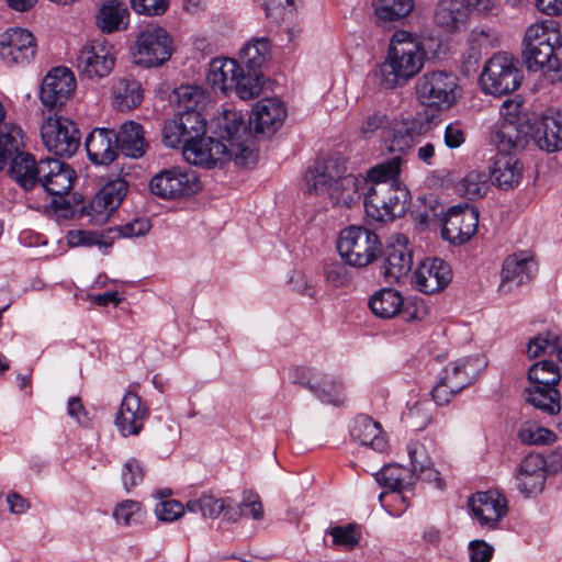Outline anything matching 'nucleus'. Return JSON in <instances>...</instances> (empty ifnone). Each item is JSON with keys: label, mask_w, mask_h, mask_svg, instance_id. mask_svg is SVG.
<instances>
[{"label": "nucleus", "mask_w": 562, "mask_h": 562, "mask_svg": "<svg viewBox=\"0 0 562 562\" xmlns=\"http://www.w3.org/2000/svg\"><path fill=\"white\" fill-rule=\"evenodd\" d=\"M2 170L24 191L41 187L48 194L68 192L76 180V171L68 164L52 157L36 160L30 151L12 157L2 165Z\"/></svg>", "instance_id": "1"}, {"label": "nucleus", "mask_w": 562, "mask_h": 562, "mask_svg": "<svg viewBox=\"0 0 562 562\" xmlns=\"http://www.w3.org/2000/svg\"><path fill=\"white\" fill-rule=\"evenodd\" d=\"M425 57L424 45L417 37L406 31H396L380 67V85L385 89L404 86L420 71Z\"/></svg>", "instance_id": "2"}, {"label": "nucleus", "mask_w": 562, "mask_h": 562, "mask_svg": "<svg viewBox=\"0 0 562 562\" xmlns=\"http://www.w3.org/2000/svg\"><path fill=\"white\" fill-rule=\"evenodd\" d=\"M522 45L524 61L529 70L546 69L555 74L552 80L562 81V32L553 21L529 25Z\"/></svg>", "instance_id": "3"}, {"label": "nucleus", "mask_w": 562, "mask_h": 562, "mask_svg": "<svg viewBox=\"0 0 562 562\" xmlns=\"http://www.w3.org/2000/svg\"><path fill=\"white\" fill-rule=\"evenodd\" d=\"M427 125L414 117L401 120L390 119L385 113L375 111L363 121L360 133L364 138L380 132L381 143L391 154H405L414 144L415 138L424 134Z\"/></svg>", "instance_id": "4"}, {"label": "nucleus", "mask_w": 562, "mask_h": 562, "mask_svg": "<svg viewBox=\"0 0 562 562\" xmlns=\"http://www.w3.org/2000/svg\"><path fill=\"white\" fill-rule=\"evenodd\" d=\"M409 192L394 182L370 184L364 193L363 205L369 217L378 222L403 216L408 209Z\"/></svg>", "instance_id": "5"}, {"label": "nucleus", "mask_w": 562, "mask_h": 562, "mask_svg": "<svg viewBox=\"0 0 562 562\" xmlns=\"http://www.w3.org/2000/svg\"><path fill=\"white\" fill-rule=\"evenodd\" d=\"M378 235L362 226H350L341 231L337 249L350 266L363 268L376 260L380 252Z\"/></svg>", "instance_id": "6"}, {"label": "nucleus", "mask_w": 562, "mask_h": 562, "mask_svg": "<svg viewBox=\"0 0 562 562\" xmlns=\"http://www.w3.org/2000/svg\"><path fill=\"white\" fill-rule=\"evenodd\" d=\"M521 79L515 58L506 53H497L486 61L480 85L484 93L499 97L515 91Z\"/></svg>", "instance_id": "7"}, {"label": "nucleus", "mask_w": 562, "mask_h": 562, "mask_svg": "<svg viewBox=\"0 0 562 562\" xmlns=\"http://www.w3.org/2000/svg\"><path fill=\"white\" fill-rule=\"evenodd\" d=\"M522 103L508 99L503 102L504 121L494 135L496 147L502 149H522L528 145L531 119L521 113Z\"/></svg>", "instance_id": "8"}, {"label": "nucleus", "mask_w": 562, "mask_h": 562, "mask_svg": "<svg viewBox=\"0 0 562 562\" xmlns=\"http://www.w3.org/2000/svg\"><path fill=\"white\" fill-rule=\"evenodd\" d=\"M173 53V41L158 25H147L136 37L134 63L143 67H158L168 61Z\"/></svg>", "instance_id": "9"}, {"label": "nucleus", "mask_w": 562, "mask_h": 562, "mask_svg": "<svg viewBox=\"0 0 562 562\" xmlns=\"http://www.w3.org/2000/svg\"><path fill=\"white\" fill-rule=\"evenodd\" d=\"M476 362V359L463 358L449 363L432 387V400L438 405L448 404L456 394L474 383L479 378Z\"/></svg>", "instance_id": "10"}, {"label": "nucleus", "mask_w": 562, "mask_h": 562, "mask_svg": "<svg viewBox=\"0 0 562 562\" xmlns=\"http://www.w3.org/2000/svg\"><path fill=\"white\" fill-rule=\"evenodd\" d=\"M45 148L60 158H69L80 146V132L76 124L64 116H48L41 126Z\"/></svg>", "instance_id": "11"}, {"label": "nucleus", "mask_w": 562, "mask_h": 562, "mask_svg": "<svg viewBox=\"0 0 562 562\" xmlns=\"http://www.w3.org/2000/svg\"><path fill=\"white\" fill-rule=\"evenodd\" d=\"M458 78L450 71H426L417 81L416 94L427 106L450 108L457 99Z\"/></svg>", "instance_id": "12"}, {"label": "nucleus", "mask_w": 562, "mask_h": 562, "mask_svg": "<svg viewBox=\"0 0 562 562\" xmlns=\"http://www.w3.org/2000/svg\"><path fill=\"white\" fill-rule=\"evenodd\" d=\"M151 193L165 200L190 196L201 190V181L193 170L179 167L164 169L149 182Z\"/></svg>", "instance_id": "13"}, {"label": "nucleus", "mask_w": 562, "mask_h": 562, "mask_svg": "<svg viewBox=\"0 0 562 562\" xmlns=\"http://www.w3.org/2000/svg\"><path fill=\"white\" fill-rule=\"evenodd\" d=\"M381 255V273L389 283L398 282L406 277L413 267V251L408 239L397 234L390 238Z\"/></svg>", "instance_id": "14"}, {"label": "nucleus", "mask_w": 562, "mask_h": 562, "mask_svg": "<svg viewBox=\"0 0 562 562\" xmlns=\"http://www.w3.org/2000/svg\"><path fill=\"white\" fill-rule=\"evenodd\" d=\"M293 382L308 389L325 404L340 406L345 403L342 385L333 375L308 368H295Z\"/></svg>", "instance_id": "15"}, {"label": "nucleus", "mask_w": 562, "mask_h": 562, "mask_svg": "<svg viewBox=\"0 0 562 562\" xmlns=\"http://www.w3.org/2000/svg\"><path fill=\"white\" fill-rule=\"evenodd\" d=\"M441 236L453 245H462L477 231L479 211L475 207L457 205L443 214Z\"/></svg>", "instance_id": "16"}, {"label": "nucleus", "mask_w": 562, "mask_h": 562, "mask_svg": "<svg viewBox=\"0 0 562 562\" xmlns=\"http://www.w3.org/2000/svg\"><path fill=\"white\" fill-rule=\"evenodd\" d=\"M113 46L104 40H94L85 45L77 57L80 75L89 79H100L108 76L114 67Z\"/></svg>", "instance_id": "17"}, {"label": "nucleus", "mask_w": 562, "mask_h": 562, "mask_svg": "<svg viewBox=\"0 0 562 562\" xmlns=\"http://www.w3.org/2000/svg\"><path fill=\"white\" fill-rule=\"evenodd\" d=\"M530 139L541 150L548 153L562 150V111L549 109L532 120L528 142Z\"/></svg>", "instance_id": "18"}, {"label": "nucleus", "mask_w": 562, "mask_h": 562, "mask_svg": "<svg viewBox=\"0 0 562 562\" xmlns=\"http://www.w3.org/2000/svg\"><path fill=\"white\" fill-rule=\"evenodd\" d=\"M76 89L74 74L66 67L53 68L42 80L40 98L50 109L61 108Z\"/></svg>", "instance_id": "19"}, {"label": "nucleus", "mask_w": 562, "mask_h": 562, "mask_svg": "<svg viewBox=\"0 0 562 562\" xmlns=\"http://www.w3.org/2000/svg\"><path fill=\"white\" fill-rule=\"evenodd\" d=\"M127 192V182L116 179L106 183L91 200L88 207L81 206L94 224L105 223L111 214L121 205Z\"/></svg>", "instance_id": "20"}, {"label": "nucleus", "mask_w": 562, "mask_h": 562, "mask_svg": "<svg viewBox=\"0 0 562 562\" xmlns=\"http://www.w3.org/2000/svg\"><path fill=\"white\" fill-rule=\"evenodd\" d=\"M347 172L345 160L340 157H328L317 160L304 176L306 191L310 194L324 196L340 175Z\"/></svg>", "instance_id": "21"}, {"label": "nucleus", "mask_w": 562, "mask_h": 562, "mask_svg": "<svg viewBox=\"0 0 562 562\" xmlns=\"http://www.w3.org/2000/svg\"><path fill=\"white\" fill-rule=\"evenodd\" d=\"M232 150L234 143L225 144L222 139L202 137L199 142L187 145L184 158L190 164L213 168L232 160Z\"/></svg>", "instance_id": "22"}, {"label": "nucleus", "mask_w": 562, "mask_h": 562, "mask_svg": "<svg viewBox=\"0 0 562 562\" xmlns=\"http://www.w3.org/2000/svg\"><path fill=\"white\" fill-rule=\"evenodd\" d=\"M468 505L482 527L494 529L507 514V501L498 491L490 490L472 495Z\"/></svg>", "instance_id": "23"}, {"label": "nucleus", "mask_w": 562, "mask_h": 562, "mask_svg": "<svg viewBox=\"0 0 562 562\" xmlns=\"http://www.w3.org/2000/svg\"><path fill=\"white\" fill-rule=\"evenodd\" d=\"M35 53V37L30 31L12 27L2 34V60L7 64H29Z\"/></svg>", "instance_id": "24"}, {"label": "nucleus", "mask_w": 562, "mask_h": 562, "mask_svg": "<svg viewBox=\"0 0 562 562\" xmlns=\"http://www.w3.org/2000/svg\"><path fill=\"white\" fill-rule=\"evenodd\" d=\"M416 288L425 294H434L448 286L452 279L449 265L438 258L426 259L414 272Z\"/></svg>", "instance_id": "25"}, {"label": "nucleus", "mask_w": 562, "mask_h": 562, "mask_svg": "<svg viewBox=\"0 0 562 562\" xmlns=\"http://www.w3.org/2000/svg\"><path fill=\"white\" fill-rule=\"evenodd\" d=\"M85 145L89 160L95 165L108 166L119 156L117 137L111 128H94Z\"/></svg>", "instance_id": "26"}, {"label": "nucleus", "mask_w": 562, "mask_h": 562, "mask_svg": "<svg viewBox=\"0 0 562 562\" xmlns=\"http://www.w3.org/2000/svg\"><path fill=\"white\" fill-rule=\"evenodd\" d=\"M147 416L148 411L142 404L140 397L128 392L123 397L115 417V425L124 437L138 435Z\"/></svg>", "instance_id": "27"}, {"label": "nucleus", "mask_w": 562, "mask_h": 562, "mask_svg": "<svg viewBox=\"0 0 562 562\" xmlns=\"http://www.w3.org/2000/svg\"><path fill=\"white\" fill-rule=\"evenodd\" d=\"M369 183L366 178L352 173H342L324 196L335 206L351 207L359 203L362 192Z\"/></svg>", "instance_id": "28"}, {"label": "nucleus", "mask_w": 562, "mask_h": 562, "mask_svg": "<svg viewBox=\"0 0 562 562\" xmlns=\"http://www.w3.org/2000/svg\"><path fill=\"white\" fill-rule=\"evenodd\" d=\"M497 147V154L491 168V178L495 186L503 190L517 187L522 177V165L510 151Z\"/></svg>", "instance_id": "29"}, {"label": "nucleus", "mask_w": 562, "mask_h": 562, "mask_svg": "<svg viewBox=\"0 0 562 562\" xmlns=\"http://www.w3.org/2000/svg\"><path fill=\"white\" fill-rule=\"evenodd\" d=\"M285 116L286 111L282 101L277 98L263 99L254 106L250 125L256 133L272 134Z\"/></svg>", "instance_id": "30"}, {"label": "nucleus", "mask_w": 562, "mask_h": 562, "mask_svg": "<svg viewBox=\"0 0 562 562\" xmlns=\"http://www.w3.org/2000/svg\"><path fill=\"white\" fill-rule=\"evenodd\" d=\"M546 465V460L539 454H528L522 460L517 474V487L520 493L531 496L543 490Z\"/></svg>", "instance_id": "31"}, {"label": "nucleus", "mask_w": 562, "mask_h": 562, "mask_svg": "<svg viewBox=\"0 0 562 562\" xmlns=\"http://www.w3.org/2000/svg\"><path fill=\"white\" fill-rule=\"evenodd\" d=\"M471 0H439L435 11V23L446 32L454 33L464 27Z\"/></svg>", "instance_id": "32"}, {"label": "nucleus", "mask_w": 562, "mask_h": 562, "mask_svg": "<svg viewBox=\"0 0 562 562\" xmlns=\"http://www.w3.org/2000/svg\"><path fill=\"white\" fill-rule=\"evenodd\" d=\"M240 65L231 58H215L210 63L207 82L214 90L224 94L238 87L237 78Z\"/></svg>", "instance_id": "33"}, {"label": "nucleus", "mask_w": 562, "mask_h": 562, "mask_svg": "<svg viewBox=\"0 0 562 562\" xmlns=\"http://www.w3.org/2000/svg\"><path fill=\"white\" fill-rule=\"evenodd\" d=\"M532 260L521 255H513L506 258L503 265L499 291L508 293L514 288L529 281L532 277Z\"/></svg>", "instance_id": "34"}, {"label": "nucleus", "mask_w": 562, "mask_h": 562, "mask_svg": "<svg viewBox=\"0 0 562 562\" xmlns=\"http://www.w3.org/2000/svg\"><path fill=\"white\" fill-rule=\"evenodd\" d=\"M115 136L119 153L131 158H139L146 153L148 144L140 124L134 121L125 122L120 126L119 132H115Z\"/></svg>", "instance_id": "35"}, {"label": "nucleus", "mask_w": 562, "mask_h": 562, "mask_svg": "<svg viewBox=\"0 0 562 562\" xmlns=\"http://www.w3.org/2000/svg\"><path fill=\"white\" fill-rule=\"evenodd\" d=\"M350 436L353 440L374 450L380 451L385 446V441L381 437L380 424L367 415H360L355 418Z\"/></svg>", "instance_id": "36"}, {"label": "nucleus", "mask_w": 562, "mask_h": 562, "mask_svg": "<svg viewBox=\"0 0 562 562\" xmlns=\"http://www.w3.org/2000/svg\"><path fill=\"white\" fill-rule=\"evenodd\" d=\"M403 302L398 291L382 289L370 297L369 307L375 316L389 319L400 314Z\"/></svg>", "instance_id": "37"}, {"label": "nucleus", "mask_w": 562, "mask_h": 562, "mask_svg": "<svg viewBox=\"0 0 562 562\" xmlns=\"http://www.w3.org/2000/svg\"><path fill=\"white\" fill-rule=\"evenodd\" d=\"M526 401L535 408L548 415H557L561 411L560 392L555 386H529L526 389Z\"/></svg>", "instance_id": "38"}, {"label": "nucleus", "mask_w": 562, "mask_h": 562, "mask_svg": "<svg viewBox=\"0 0 562 562\" xmlns=\"http://www.w3.org/2000/svg\"><path fill=\"white\" fill-rule=\"evenodd\" d=\"M4 111L2 110V165L12 157H15L26 150V136L15 123L4 122Z\"/></svg>", "instance_id": "39"}, {"label": "nucleus", "mask_w": 562, "mask_h": 562, "mask_svg": "<svg viewBox=\"0 0 562 562\" xmlns=\"http://www.w3.org/2000/svg\"><path fill=\"white\" fill-rule=\"evenodd\" d=\"M376 482L392 492H400L415 484V474L400 464L385 465L375 474Z\"/></svg>", "instance_id": "40"}, {"label": "nucleus", "mask_w": 562, "mask_h": 562, "mask_svg": "<svg viewBox=\"0 0 562 562\" xmlns=\"http://www.w3.org/2000/svg\"><path fill=\"white\" fill-rule=\"evenodd\" d=\"M127 14V8L122 2L105 1L97 14V25L103 33H113L120 30Z\"/></svg>", "instance_id": "41"}, {"label": "nucleus", "mask_w": 562, "mask_h": 562, "mask_svg": "<svg viewBox=\"0 0 562 562\" xmlns=\"http://www.w3.org/2000/svg\"><path fill=\"white\" fill-rule=\"evenodd\" d=\"M378 22L386 24L407 16L413 10V0H373L372 2Z\"/></svg>", "instance_id": "42"}, {"label": "nucleus", "mask_w": 562, "mask_h": 562, "mask_svg": "<svg viewBox=\"0 0 562 562\" xmlns=\"http://www.w3.org/2000/svg\"><path fill=\"white\" fill-rule=\"evenodd\" d=\"M177 112L201 111L206 102L205 91L198 86H180L173 90V99Z\"/></svg>", "instance_id": "43"}, {"label": "nucleus", "mask_w": 562, "mask_h": 562, "mask_svg": "<svg viewBox=\"0 0 562 562\" xmlns=\"http://www.w3.org/2000/svg\"><path fill=\"white\" fill-rule=\"evenodd\" d=\"M115 106L120 111L137 108L143 101L140 83L135 80L121 79L113 89Z\"/></svg>", "instance_id": "44"}, {"label": "nucleus", "mask_w": 562, "mask_h": 562, "mask_svg": "<svg viewBox=\"0 0 562 562\" xmlns=\"http://www.w3.org/2000/svg\"><path fill=\"white\" fill-rule=\"evenodd\" d=\"M270 53V42L267 37L252 38L240 50V60L249 70L260 71Z\"/></svg>", "instance_id": "45"}, {"label": "nucleus", "mask_w": 562, "mask_h": 562, "mask_svg": "<svg viewBox=\"0 0 562 562\" xmlns=\"http://www.w3.org/2000/svg\"><path fill=\"white\" fill-rule=\"evenodd\" d=\"M408 456L412 463V473L415 474V480L420 476L426 481L437 480L438 472L432 468V462L426 451V448L418 442L408 446Z\"/></svg>", "instance_id": "46"}, {"label": "nucleus", "mask_w": 562, "mask_h": 562, "mask_svg": "<svg viewBox=\"0 0 562 562\" xmlns=\"http://www.w3.org/2000/svg\"><path fill=\"white\" fill-rule=\"evenodd\" d=\"M246 126L241 114L237 111L225 110L216 122V134L220 139L228 143H236L240 132H245Z\"/></svg>", "instance_id": "47"}, {"label": "nucleus", "mask_w": 562, "mask_h": 562, "mask_svg": "<svg viewBox=\"0 0 562 562\" xmlns=\"http://www.w3.org/2000/svg\"><path fill=\"white\" fill-rule=\"evenodd\" d=\"M531 386H557L561 380L559 367L551 360L533 363L528 370Z\"/></svg>", "instance_id": "48"}, {"label": "nucleus", "mask_w": 562, "mask_h": 562, "mask_svg": "<svg viewBox=\"0 0 562 562\" xmlns=\"http://www.w3.org/2000/svg\"><path fill=\"white\" fill-rule=\"evenodd\" d=\"M182 131L187 134L188 145H192L204 137L206 128V120L201 111L176 112Z\"/></svg>", "instance_id": "49"}, {"label": "nucleus", "mask_w": 562, "mask_h": 562, "mask_svg": "<svg viewBox=\"0 0 562 562\" xmlns=\"http://www.w3.org/2000/svg\"><path fill=\"white\" fill-rule=\"evenodd\" d=\"M262 74L258 70L245 71L243 67L239 68V75L237 78L238 87H235L234 91L243 100L254 99L259 95L262 89Z\"/></svg>", "instance_id": "50"}, {"label": "nucleus", "mask_w": 562, "mask_h": 562, "mask_svg": "<svg viewBox=\"0 0 562 562\" xmlns=\"http://www.w3.org/2000/svg\"><path fill=\"white\" fill-rule=\"evenodd\" d=\"M186 508L190 513L201 512L205 518H217L225 508V499L216 498L210 494H202L198 499L187 502Z\"/></svg>", "instance_id": "51"}, {"label": "nucleus", "mask_w": 562, "mask_h": 562, "mask_svg": "<svg viewBox=\"0 0 562 562\" xmlns=\"http://www.w3.org/2000/svg\"><path fill=\"white\" fill-rule=\"evenodd\" d=\"M498 41V34L491 27H475L471 31L470 43L471 53L470 59H473L474 64L481 58V48H493Z\"/></svg>", "instance_id": "52"}, {"label": "nucleus", "mask_w": 562, "mask_h": 562, "mask_svg": "<svg viewBox=\"0 0 562 562\" xmlns=\"http://www.w3.org/2000/svg\"><path fill=\"white\" fill-rule=\"evenodd\" d=\"M488 176L484 171L472 170L460 182V190L468 199L483 198L488 190Z\"/></svg>", "instance_id": "53"}, {"label": "nucleus", "mask_w": 562, "mask_h": 562, "mask_svg": "<svg viewBox=\"0 0 562 562\" xmlns=\"http://www.w3.org/2000/svg\"><path fill=\"white\" fill-rule=\"evenodd\" d=\"M401 155L402 154H395L393 158L378 164L368 171L367 177L372 184L382 181L390 182V180L393 181L397 178L401 170Z\"/></svg>", "instance_id": "54"}, {"label": "nucleus", "mask_w": 562, "mask_h": 562, "mask_svg": "<svg viewBox=\"0 0 562 562\" xmlns=\"http://www.w3.org/2000/svg\"><path fill=\"white\" fill-rule=\"evenodd\" d=\"M295 0H263L262 8L267 19L277 25L293 18Z\"/></svg>", "instance_id": "55"}, {"label": "nucleus", "mask_w": 562, "mask_h": 562, "mask_svg": "<svg viewBox=\"0 0 562 562\" xmlns=\"http://www.w3.org/2000/svg\"><path fill=\"white\" fill-rule=\"evenodd\" d=\"M329 533L333 538V544L346 550H352L357 547L361 538V532L356 524L335 526L330 529Z\"/></svg>", "instance_id": "56"}, {"label": "nucleus", "mask_w": 562, "mask_h": 562, "mask_svg": "<svg viewBox=\"0 0 562 562\" xmlns=\"http://www.w3.org/2000/svg\"><path fill=\"white\" fill-rule=\"evenodd\" d=\"M558 342L559 337L553 333L539 334L529 340L527 355L529 358L553 355L558 350Z\"/></svg>", "instance_id": "57"}, {"label": "nucleus", "mask_w": 562, "mask_h": 562, "mask_svg": "<svg viewBox=\"0 0 562 562\" xmlns=\"http://www.w3.org/2000/svg\"><path fill=\"white\" fill-rule=\"evenodd\" d=\"M179 122L176 114L172 120L165 122L161 131L162 143L171 148H177L182 145V153L184 154V149L188 145L187 134L182 131V126Z\"/></svg>", "instance_id": "58"}, {"label": "nucleus", "mask_w": 562, "mask_h": 562, "mask_svg": "<svg viewBox=\"0 0 562 562\" xmlns=\"http://www.w3.org/2000/svg\"><path fill=\"white\" fill-rule=\"evenodd\" d=\"M431 416L432 404L429 401L416 402L405 413L407 423L417 430L424 429L430 423Z\"/></svg>", "instance_id": "59"}, {"label": "nucleus", "mask_w": 562, "mask_h": 562, "mask_svg": "<svg viewBox=\"0 0 562 562\" xmlns=\"http://www.w3.org/2000/svg\"><path fill=\"white\" fill-rule=\"evenodd\" d=\"M518 438L526 445H547L555 440V434L543 427H527L519 430Z\"/></svg>", "instance_id": "60"}, {"label": "nucleus", "mask_w": 562, "mask_h": 562, "mask_svg": "<svg viewBox=\"0 0 562 562\" xmlns=\"http://www.w3.org/2000/svg\"><path fill=\"white\" fill-rule=\"evenodd\" d=\"M155 514L159 520L171 522L184 514V506L176 499L161 501L157 504Z\"/></svg>", "instance_id": "61"}, {"label": "nucleus", "mask_w": 562, "mask_h": 562, "mask_svg": "<svg viewBox=\"0 0 562 562\" xmlns=\"http://www.w3.org/2000/svg\"><path fill=\"white\" fill-rule=\"evenodd\" d=\"M144 471L138 460L130 459L124 465L122 471V481L125 491L130 492L131 488L143 482Z\"/></svg>", "instance_id": "62"}, {"label": "nucleus", "mask_w": 562, "mask_h": 562, "mask_svg": "<svg viewBox=\"0 0 562 562\" xmlns=\"http://www.w3.org/2000/svg\"><path fill=\"white\" fill-rule=\"evenodd\" d=\"M231 153L232 159L238 166L251 167L256 165L258 159L256 150L239 142L234 143V150Z\"/></svg>", "instance_id": "63"}, {"label": "nucleus", "mask_w": 562, "mask_h": 562, "mask_svg": "<svg viewBox=\"0 0 562 562\" xmlns=\"http://www.w3.org/2000/svg\"><path fill=\"white\" fill-rule=\"evenodd\" d=\"M471 562H490L494 549L484 540H473L469 544Z\"/></svg>", "instance_id": "64"}]
</instances>
